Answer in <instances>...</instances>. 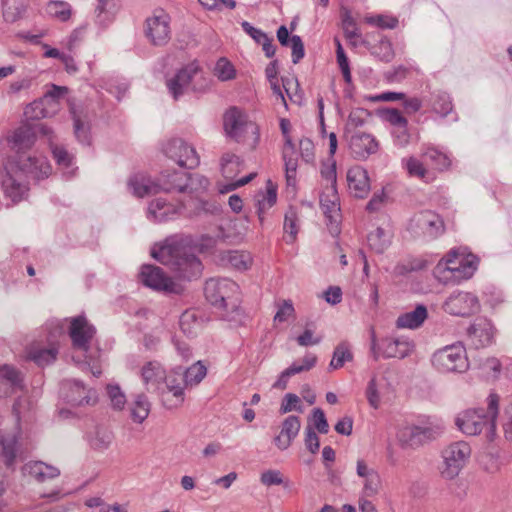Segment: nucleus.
<instances>
[{
  "mask_svg": "<svg viewBox=\"0 0 512 512\" xmlns=\"http://www.w3.org/2000/svg\"><path fill=\"white\" fill-rule=\"evenodd\" d=\"M213 237H203L199 247L192 245L189 237L171 238L158 249L152 250V256L160 263L171 267L179 277L187 280L199 277L203 266L196 256V251H206L214 247Z\"/></svg>",
  "mask_w": 512,
  "mask_h": 512,
  "instance_id": "f257e3e1",
  "label": "nucleus"
},
{
  "mask_svg": "<svg viewBox=\"0 0 512 512\" xmlns=\"http://www.w3.org/2000/svg\"><path fill=\"white\" fill-rule=\"evenodd\" d=\"M204 293L207 301L220 311L223 319L239 321V286L230 279H210L206 282Z\"/></svg>",
  "mask_w": 512,
  "mask_h": 512,
  "instance_id": "f03ea898",
  "label": "nucleus"
},
{
  "mask_svg": "<svg viewBox=\"0 0 512 512\" xmlns=\"http://www.w3.org/2000/svg\"><path fill=\"white\" fill-rule=\"evenodd\" d=\"M500 397L496 393H490L487 397V411L483 409H469L459 414L455 423L459 430L466 435L475 436L489 427L491 433L495 431L496 419L499 414Z\"/></svg>",
  "mask_w": 512,
  "mask_h": 512,
  "instance_id": "7ed1b4c3",
  "label": "nucleus"
},
{
  "mask_svg": "<svg viewBox=\"0 0 512 512\" xmlns=\"http://www.w3.org/2000/svg\"><path fill=\"white\" fill-rule=\"evenodd\" d=\"M223 129L226 137L237 142L245 143L255 149L260 140L257 124L248 119L247 114L240 108L232 106L223 115Z\"/></svg>",
  "mask_w": 512,
  "mask_h": 512,
  "instance_id": "20e7f679",
  "label": "nucleus"
},
{
  "mask_svg": "<svg viewBox=\"0 0 512 512\" xmlns=\"http://www.w3.org/2000/svg\"><path fill=\"white\" fill-rule=\"evenodd\" d=\"M431 365L439 373H464L469 368L465 347L457 342L436 350L431 356Z\"/></svg>",
  "mask_w": 512,
  "mask_h": 512,
  "instance_id": "39448f33",
  "label": "nucleus"
},
{
  "mask_svg": "<svg viewBox=\"0 0 512 512\" xmlns=\"http://www.w3.org/2000/svg\"><path fill=\"white\" fill-rule=\"evenodd\" d=\"M444 430V424L437 418H429L422 425H405L398 429L397 440L402 447L416 448L436 439Z\"/></svg>",
  "mask_w": 512,
  "mask_h": 512,
  "instance_id": "423d86ee",
  "label": "nucleus"
},
{
  "mask_svg": "<svg viewBox=\"0 0 512 512\" xmlns=\"http://www.w3.org/2000/svg\"><path fill=\"white\" fill-rule=\"evenodd\" d=\"M179 183L173 184L164 181L162 184L158 183L157 180L152 179L146 174H135L128 181V186L132 191L133 195L138 198L151 196L160 192H182L186 189V175L185 174H174L173 175Z\"/></svg>",
  "mask_w": 512,
  "mask_h": 512,
  "instance_id": "0eeeda50",
  "label": "nucleus"
},
{
  "mask_svg": "<svg viewBox=\"0 0 512 512\" xmlns=\"http://www.w3.org/2000/svg\"><path fill=\"white\" fill-rule=\"evenodd\" d=\"M471 456V448L465 441L449 444L442 450L443 464L441 475L445 479L456 478Z\"/></svg>",
  "mask_w": 512,
  "mask_h": 512,
  "instance_id": "6e6552de",
  "label": "nucleus"
},
{
  "mask_svg": "<svg viewBox=\"0 0 512 512\" xmlns=\"http://www.w3.org/2000/svg\"><path fill=\"white\" fill-rule=\"evenodd\" d=\"M9 169L25 178L43 179L50 175L51 166L42 155H31L25 152L18 153L11 162Z\"/></svg>",
  "mask_w": 512,
  "mask_h": 512,
  "instance_id": "1a4fd4ad",
  "label": "nucleus"
},
{
  "mask_svg": "<svg viewBox=\"0 0 512 512\" xmlns=\"http://www.w3.org/2000/svg\"><path fill=\"white\" fill-rule=\"evenodd\" d=\"M165 388L160 391L161 401L168 409L180 407L185 400L184 390L187 387L183 378V369L177 367L164 376Z\"/></svg>",
  "mask_w": 512,
  "mask_h": 512,
  "instance_id": "9d476101",
  "label": "nucleus"
},
{
  "mask_svg": "<svg viewBox=\"0 0 512 512\" xmlns=\"http://www.w3.org/2000/svg\"><path fill=\"white\" fill-rule=\"evenodd\" d=\"M140 281L155 291L180 294L182 286L167 276L164 271L154 265H143L139 274Z\"/></svg>",
  "mask_w": 512,
  "mask_h": 512,
  "instance_id": "9b49d317",
  "label": "nucleus"
},
{
  "mask_svg": "<svg viewBox=\"0 0 512 512\" xmlns=\"http://www.w3.org/2000/svg\"><path fill=\"white\" fill-rule=\"evenodd\" d=\"M144 34L153 46H165L171 39L170 17L164 11H156L145 20Z\"/></svg>",
  "mask_w": 512,
  "mask_h": 512,
  "instance_id": "f8f14e48",
  "label": "nucleus"
},
{
  "mask_svg": "<svg viewBox=\"0 0 512 512\" xmlns=\"http://www.w3.org/2000/svg\"><path fill=\"white\" fill-rule=\"evenodd\" d=\"M443 310L453 316L466 317L480 310L479 299L476 295L456 291L450 294L442 305Z\"/></svg>",
  "mask_w": 512,
  "mask_h": 512,
  "instance_id": "ddd939ff",
  "label": "nucleus"
},
{
  "mask_svg": "<svg viewBox=\"0 0 512 512\" xmlns=\"http://www.w3.org/2000/svg\"><path fill=\"white\" fill-rule=\"evenodd\" d=\"M478 258L473 254L463 255L451 251L445 258L444 271L451 273V277L460 281L469 279L477 269Z\"/></svg>",
  "mask_w": 512,
  "mask_h": 512,
  "instance_id": "4468645a",
  "label": "nucleus"
},
{
  "mask_svg": "<svg viewBox=\"0 0 512 512\" xmlns=\"http://www.w3.org/2000/svg\"><path fill=\"white\" fill-rule=\"evenodd\" d=\"M164 152L180 167L193 169L200 163V158L195 148L181 138H175L167 142Z\"/></svg>",
  "mask_w": 512,
  "mask_h": 512,
  "instance_id": "2eb2a0df",
  "label": "nucleus"
},
{
  "mask_svg": "<svg viewBox=\"0 0 512 512\" xmlns=\"http://www.w3.org/2000/svg\"><path fill=\"white\" fill-rule=\"evenodd\" d=\"M64 328L60 322L55 324V327L50 331L48 341L49 346L43 347L38 343H33L27 350V358L35 362L38 366H46L53 363L56 360L58 354V348L54 340L63 335Z\"/></svg>",
  "mask_w": 512,
  "mask_h": 512,
  "instance_id": "dca6fc26",
  "label": "nucleus"
},
{
  "mask_svg": "<svg viewBox=\"0 0 512 512\" xmlns=\"http://www.w3.org/2000/svg\"><path fill=\"white\" fill-rule=\"evenodd\" d=\"M38 134L47 137L48 141H51L53 131L48 126L41 123H26L14 131L10 142L18 151L27 149L35 143Z\"/></svg>",
  "mask_w": 512,
  "mask_h": 512,
  "instance_id": "f3484780",
  "label": "nucleus"
},
{
  "mask_svg": "<svg viewBox=\"0 0 512 512\" xmlns=\"http://www.w3.org/2000/svg\"><path fill=\"white\" fill-rule=\"evenodd\" d=\"M67 403L74 407L93 406L98 401L97 392L94 389L86 388L82 382L77 380L66 381L62 386Z\"/></svg>",
  "mask_w": 512,
  "mask_h": 512,
  "instance_id": "a211bd4d",
  "label": "nucleus"
},
{
  "mask_svg": "<svg viewBox=\"0 0 512 512\" xmlns=\"http://www.w3.org/2000/svg\"><path fill=\"white\" fill-rule=\"evenodd\" d=\"M95 332L94 326L84 316L71 318L69 336L74 349L88 353Z\"/></svg>",
  "mask_w": 512,
  "mask_h": 512,
  "instance_id": "6ab92c4d",
  "label": "nucleus"
},
{
  "mask_svg": "<svg viewBox=\"0 0 512 512\" xmlns=\"http://www.w3.org/2000/svg\"><path fill=\"white\" fill-rule=\"evenodd\" d=\"M467 335L476 348H484L494 342L496 328L488 318L478 317L468 327Z\"/></svg>",
  "mask_w": 512,
  "mask_h": 512,
  "instance_id": "aec40b11",
  "label": "nucleus"
},
{
  "mask_svg": "<svg viewBox=\"0 0 512 512\" xmlns=\"http://www.w3.org/2000/svg\"><path fill=\"white\" fill-rule=\"evenodd\" d=\"M320 207L323 214L326 217V225L333 236H337L340 233V204L336 190L323 193L320 197Z\"/></svg>",
  "mask_w": 512,
  "mask_h": 512,
  "instance_id": "412c9836",
  "label": "nucleus"
},
{
  "mask_svg": "<svg viewBox=\"0 0 512 512\" xmlns=\"http://www.w3.org/2000/svg\"><path fill=\"white\" fill-rule=\"evenodd\" d=\"M349 150L355 159L366 160L378 152L379 142L371 134L355 132L349 138Z\"/></svg>",
  "mask_w": 512,
  "mask_h": 512,
  "instance_id": "4be33fe9",
  "label": "nucleus"
},
{
  "mask_svg": "<svg viewBox=\"0 0 512 512\" xmlns=\"http://www.w3.org/2000/svg\"><path fill=\"white\" fill-rule=\"evenodd\" d=\"M411 226L419 229L425 237L430 239L440 236L444 231L442 219L429 210L416 214L411 220Z\"/></svg>",
  "mask_w": 512,
  "mask_h": 512,
  "instance_id": "5701e85b",
  "label": "nucleus"
},
{
  "mask_svg": "<svg viewBox=\"0 0 512 512\" xmlns=\"http://www.w3.org/2000/svg\"><path fill=\"white\" fill-rule=\"evenodd\" d=\"M2 187L5 195L14 203L24 200L29 191L27 178L9 168L2 178Z\"/></svg>",
  "mask_w": 512,
  "mask_h": 512,
  "instance_id": "b1692460",
  "label": "nucleus"
},
{
  "mask_svg": "<svg viewBox=\"0 0 512 512\" xmlns=\"http://www.w3.org/2000/svg\"><path fill=\"white\" fill-rule=\"evenodd\" d=\"M347 184L349 193L355 197L363 199L370 192V178L366 169L359 165H355L348 169Z\"/></svg>",
  "mask_w": 512,
  "mask_h": 512,
  "instance_id": "393cba45",
  "label": "nucleus"
},
{
  "mask_svg": "<svg viewBox=\"0 0 512 512\" xmlns=\"http://www.w3.org/2000/svg\"><path fill=\"white\" fill-rule=\"evenodd\" d=\"M20 428L15 427L12 432L5 433L0 439V458L7 467L14 465L17 453L21 447Z\"/></svg>",
  "mask_w": 512,
  "mask_h": 512,
  "instance_id": "a878e982",
  "label": "nucleus"
},
{
  "mask_svg": "<svg viewBox=\"0 0 512 512\" xmlns=\"http://www.w3.org/2000/svg\"><path fill=\"white\" fill-rule=\"evenodd\" d=\"M60 469L42 461H30L23 465L22 474L29 476L39 483L53 480L60 476Z\"/></svg>",
  "mask_w": 512,
  "mask_h": 512,
  "instance_id": "bb28decb",
  "label": "nucleus"
},
{
  "mask_svg": "<svg viewBox=\"0 0 512 512\" xmlns=\"http://www.w3.org/2000/svg\"><path fill=\"white\" fill-rule=\"evenodd\" d=\"M414 343L405 338H386L381 343V355L385 358H405L414 350Z\"/></svg>",
  "mask_w": 512,
  "mask_h": 512,
  "instance_id": "cd10ccee",
  "label": "nucleus"
},
{
  "mask_svg": "<svg viewBox=\"0 0 512 512\" xmlns=\"http://www.w3.org/2000/svg\"><path fill=\"white\" fill-rule=\"evenodd\" d=\"M196 72L197 67L189 65L179 70L174 77L167 81V88L175 100L185 93Z\"/></svg>",
  "mask_w": 512,
  "mask_h": 512,
  "instance_id": "c85d7f7f",
  "label": "nucleus"
},
{
  "mask_svg": "<svg viewBox=\"0 0 512 512\" xmlns=\"http://www.w3.org/2000/svg\"><path fill=\"white\" fill-rule=\"evenodd\" d=\"M301 428L299 417L288 416L282 423L281 432L274 438L275 445L280 450H286L297 437Z\"/></svg>",
  "mask_w": 512,
  "mask_h": 512,
  "instance_id": "c756f323",
  "label": "nucleus"
},
{
  "mask_svg": "<svg viewBox=\"0 0 512 512\" xmlns=\"http://www.w3.org/2000/svg\"><path fill=\"white\" fill-rule=\"evenodd\" d=\"M21 374L14 367L4 365L0 367V397H7L21 388Z\"/></svg>",
  "mask_w": 512,
  "mask_h": 512,
  "instance_id": "7c9ffc66",
  "label": "nucleus"
},
{
  "mask_svg": "<svg viewBox=\"0 0 512 512\" xmlns=\"http://www.w3.org/2000/svg\"><path fill=\"white\" fill-rule=\"evenodd\" d=\"M164 376L165 370L158 361H148L140 369V377L147 391H150L152 388L158 389Z\"/></svg>",
  "mask_w": 512,
  "mask_h": 512,
  "instance_id": "2f4dec72",
  "label": "nucleus"
},
{
  "mask_svg": "<svg viewBox=\"0 0 512 512\" xmlns=\"http://www.w3.org/2000/svg\"><path fill=\"white\" fill-rule=\"evenodd\" d=\"M277 39L282 46L291 48L294 64H297L304 57V44L301 37L298 35L290 36L286 26L282 25L278 28Z\"/></svg>",
  "mask_w": 512,
  "mask_h": 512,
  "instance_id": "473e14b6",
  "label": "nucleus"
},
{
  "mask_svg": "<svg viewBox=\"0 0 512 512\" xmlns=\"http://www.w3.org/2000/svg\"><path fill=\"white\" fill-rule=\"evenodd\" d=\"M427 308L420 304L413 311L401 314L396 320L398 328L417 329L427 319Z\"/></svg>",
  "mask_w": 512,
  "mask_h": 512,
  "instance_id": "72a5a7b5",
  "label": "nucleus"
},
{
  "mask_svg": "<svg viewBox=\"0 0 512 512\" xmlns=\"http://www.w3.org/2000/svg\"><path fill=\"white\" fill-rule=\"evenodd\" d=\"M220 261L240 271L247 270L252 264L250 254L244 251H223L220 253Z\"/></svg>",
  "mask_w": 512,
  "mask_h": 512,
  "instance_id": "f704fd0d",
  "label": "nucleus"
},
{
  "mask_svg": "<svg viewBox=\"0 0 512 512\" xmlns=\"http://www.w3.org/2000/svg\"><path fill=\"white\" fill-rule=\"evenodd\" d=\"M113 433L105 427H96L88 435L89 446L98 452L107 450L113 441Z\"/></svg>",
  "mask_w": 512,
  "mask_h": 512,
  "instance_id": "c9c22d12",
  "label": "nucleus"
},
{
  "mask_svg": "<svg viewBox=\"0 0 512 512\" xmlns=\"http://www.w3.org/2000/svg\"><path fill=\"white\" fill-rule=\"evenodd\" d=\"M151 404L143 393L137 394L129 406L130 417L135 423H142L149 415Z\"/></svg>",
  "mask_w": 512,
  "mask_h": 512,
  "instance_id": "e433bc0d",
  "label": "nucleus"
},
{
  "mask_svg": "<svg viewBox=\"0 0 512 512\" xmlns=\"http://www.w3.org/2000/svg\"><path fill=\"white\" fill-rule=\"evenodd\" d=\"M70 112L74 122V133L79 142L89 144V124L86 114L83 111H78L74 106H71Z\"/></svg>",
  "mask_w": 512,
  "mask_h": 512,
  "instance_id": "4c0bfd02",
  "label": "nucleus"
},
{
  "mask_svg": "<svg viewBox=\"0 0 512 512\" xmlns=\"http://www.w3.org/2000/svg\"><path fill=\"white\" fill-rule=\"evenodd\" d=\"M176 211L174 207L166 203L163 199H156L149 204L148 216L154 221L162 222L170 218V214H174Z\"/></svg>",
  "mask_w": 512,
  "mask_h": 512,
  "instance_id": "58836bf2",
  "label": "nucleus"
},
{
  "mask_svg": "<svg viewBox=\"0 0 512 512\" xmlns=\"http://www.w3.org/2000/svg\"><path fill=\"white\" fill-rule=\"evenodd\" d=\"M282 156L285 164L287 182L290 184L295 180L298 166L292 141L287 140V145L283 146Z\"/></svg>",
  "mask_w": 512,
  "mask_h": 512,
  "instance_id": "ea45409f",
  "label": "nucleus"
},
{
  "mask_svg": "<svg viewBox=\"0 0 512 512\" xmlns=\"http://www.w3.org/2000/svg\"><path fill=\"white\" fill-rule=\"evenodd\" d=\"M277 200V192L276 187L273 185V183L269 180L267 182V189L265 193H260L257 195V212L259 215V219L262 222L263 216L262 214L270 209Z\"/></svg>",
  "mask_w": 512,
  "mask_h": 512,
  "instance_id": "a19ab883",
  "label": "nucleus"
},
{
  "mask_svg": "<svg viewBox=\"0 0 512 512\" xmlns=\"http://www.w3.org/2000/svg\"><path fill=\"white\" fill-rule=\"evenodd\" d=\"M174 174H185L186 175L187 187H186V189L183 192H185L187 190H192L193 189L192 186H193L194 181H197L199 183V185L201 186V188H203V189H206L209 186L208 179L203 177V176L195 175L193 177H188L187 173H185V172H176V171H174L172 173H169V172L162 173L160 175V177L157 179V182L162 184L164 181H167L169 183L177 184V183H179V181L173 176Z\"/></svg>",
  "mask_w": 512,
  "mask_h": 512,
  "instance_id": "79ce46f5",
  "label": "nucleus"
},
{
  "mask_svg": "<svg viewBox=\"0 0 512 512\" xmlns=\"http://www.w3.org/2000/svg\"><path fill=\"white\" fill-rule=\"evenodd\" d=\"M352 359H353V354L350 351L348 344L340 343L339 345L336 346V348L333 352V357L329 363L328 369L330 371L339 369V368L343 367V365L346 362L352 361Z\"/></svg>",
  "mask_w": 512,
  "mask_h": 512,
  "instance_id": "37998d69",
  "label": "nucleus"
},
{
  "mask_svg": "<svg viewBox=\"0 0 512 512\" xmlns=\"http://www.w3.org/2000/svg\"><path fill=\"white\" fill-rule=\"evenodd\" d=\"M390 242V235L383 228H377L368 235V244L377 253H383Z\"/></svg>",
  "mask_w": 512,
  "mask_h": 512,
  "instance_id": "c03bdc74",
  "label": "nucleus"
},
{
  "mask_svg": "<svg viewBox=\"0 0 512 512\" xmlns=\"http://www.w3.org/2000/svg\"><path fill=\"white\" fill-rule=\"evenodd\" d=\"M432 108L433 111L440 116H447L453 109V104L449 94L443 91L433 93Z\"/></svg>",
  "mask_w": 512,
  "mask_h": 512,
  "instance_id": "a18cd8bd",
  "label": "nucleus"
},
{
  "mask_svg": "<svg viewBox=\"0 0 512 512\" xmlns=\"http://www.w3.org/2000/svg\"><path fill=\"white\" fill-rule=\"evenodd\" d=\"M207 369L200 361L196 362L186 370H183V378L187 387L198 385L206 376Z\"/></svg>",
  "mask_w": 512,
  "mask_h": 512,
  "instance_id": "49530a36",
  "label": "nucleus"
},
{
  "mask_svg": "<svg viewBox=\"0 0 512 512\" xmlns=\"http://www.w3.org/2000/svg\"><path fill=\"white\" fill-rule=\"evenodd\" d=\"M3 15L6 21H16L25 11L24 0H2Z\"/></svg>",
  "mask_w": 512,
  "mask_h": 512,
  "instance_id": "de8ad7c7",
  "label": "nucleus"
},
{
  "mask_svg": "<svg viewBox=\"0 0 512 512\" xmlns=\"http://www.w3.org/2000/svg\"><path fill=\"white\" fill-rule=\"evenodd\" d=\"M242 165L240 158L232 153H225L221 158V170L225 178L234 177Z\"/></svg>",
  "mask_w": 512,
  "mask_h": 512,
  "instance_id": "09e8293b",
  "label": "nucleus"
},
{
  "mask_svg": "<svg viewBox=\"0 0 512 512\" xmlns=\"http://www.w3.org/2000/svg\"><path fill=\"white\" fill-rule=\"evenodd\" d=\"M284 240L288 244H292L297 237L298 234V218L296 212L293 209H290L285 214L284 219Z\"/></svg>",
  "mask_w": 512,
  "mask_h": 512,
  "instance_id": "8fccbe9b",
  "label": "nucleus"
},
{
  "mask_svg": "<svg viewBox=\"0 0 512 512\" xmlns=\"http://www.w3.org/2000/svg\"><path fill=\"white\" fill-rule=\"evenodd\" d=\"M48 103L41 98L40 100L34 101L25 108V115L32 119H41L50 117L54 114V111L47 109Z\"/></svg>",
  "mask_w": 512,
  "mask_h": 512,
  "instance_id": "3c124183",
  "label": "nucleus"
},
{
  "mask_svg": "<svg viewBox=\"0 0 512 512\" xmlns=\"http://www.w3.org/2000/svg\"><path fill=\"white\" fill-rule=\"evenodd\" d=\"M46 12L60 21H66L71 16V7L63 1H51L47 4Z\"/></svg>",
  "mask_w": 512,
  "mask_h": 512,
  "instance_id": "603ef678",
  "label": "nucleus"
},
{
  "mask_svg": "<svg viewBox=\"0 0 512 512\" xmlns=\"http://www.w3.org/2000/svg\"><path fill=\"white\" fill-rule=\"evenodd\" d=\"M214 74L220 81H229L235 78L234 65L226 58H220L215 65Z\"/></svg>",
  "mask_w": 512,
  "mask_h": 512,
  "instance_id": "864d4df0",
  "label": "nucleus"
},
{
  "mask_svg": "<svg viewBox=\"0 0 512 512\" xmlns=\"http://www.w3.org/2000/svg\"><path fill=\"white\" fill-rule=\"evenodd\" d=\"M424 156L438 170H445L449 168L451 164V160L448 155L435 148L427 149Z\"/></svg>",
  "mask_w": 512,
  "mask_h": 512,
  "instance_id": "5fc2aeb1",
  "label": "nucleus"
},
{
  "mask_svg": "<svg viewBox=\"0 0 512 512\" xmlns=\"http://www.w3.org/2000/svg\"><path fill=\"white\" fill-rule=\"evenodd\" d=\"M110 405L115 410H122L126 404V395L119 385L109 384L106 387Z\"/></svg>",
  "mask_w": 512,
  "mask_h": 512,
  "instance_id": "6e6d98bb",
  "label": "nucleus"
},
{
  "mask_svg": "<svg viewBox=\"0 0 512 512\" xmlns=\"http://www.w3.org/2000/svg\"><path fill=\"white\" fill-rule=\"evenodd\" d=\"M364 21L367 24H370L372 26L382 28V29H394L398 25L397 18H395L393 16L382 15V14L366 16L364 18Z\"/></svg>",
  "mask_w": 512,
  "mask_h": 512,
  "instance_id": "4d7b16f0",
  "label": "nucleus"
},
{
  "mask_svg": "<svg viewBox=\"0 0 512 512\" xmlns=\"http://www.w3.org/2000/svg\"><path fill=\"white\" fill-rule=\"evenodd\" d=\"M321 176L327 181L330 191L336 190V161L333 157H330L327 162H324L320 170Z\"/></svg>",
  "mask_w": 512,
  "mask_h": 512,
  "instance_id": "13d9d810",
  "label": "nucleus"
},
{
  "mask_svg": "<svg viewBox=\"0 0 512 512\" xmlns=\"http://www.w3.org/2000/svg\"><path fill=\"white\" fill-rule=\"evenodd\" d=\"M402 165L405 167L410 176L423 179L427 174V170L425 169L423 163L415 157L402 159Z\"/></svg>",
  "mask_w": 512,
  "mask_h": 512,
  "instance_id": "bf43d9fd",
  "label": "nucleus"
},
{
  "mask_svg": "<svg viewBox=\"0 0 512 512\" xmlns=\"http://www.w3.org/2000/svg\"><path fill=\"white\" fill-rule=\"evenodd\" d=\"M382 487V481L379 474L376 476L367 479V481L362 482V489L360 492V496L362 497H375L379 494Z\"/></svg>",
  "mask_w": 512,
  "mask_h": 512,
  "instance_id": "052dcab7",
  "label": "nucleus"
},
{
  "mask_svg": "<svg viewBox=\"0 0 512 512\" xmlns=\"http://www.w3.org/2000/svg\"><path fill=\"white\" fill-rule=\"evenodd\" d=\"M342 27L347 39L352 40L360 37L357 24L348 10L342 15Z\"/></svg>",
  "mask_w": 512,
  "mask_h": 512,
  "instance_id": "680f3d73",
  "label": "nucleus"
},
{
  "mask_svg": "<svg viewBox=\"0 0 512 512\" xmlns=\"http://www.w3.org/2000/svg\"><path fill=\"white\" fill-rule=\"evenodd\" d=\"M68 91V88L65 86L51 85L50 90H48L43 98L48 103V105L55 112L58 107V99L64 96Z\"/></svg>",
  "mask_w": 512,
  "mask_h": 512,
  "instance_id": "e2e57ef3",
  "label": "nucleus"
},
{
  "mask_svg": "<svg viewBox=\"0 0 512 512\" xmlns=\"http://www.w3.org/2000/svg\"><path fill=\"white\" fill-rule=\"evenodd\" d=\"M260 481L265 486L272 485H288V481H285L283 474L279 470H267L261 474Z\"/></svg>",
  "mask_w": 512,
  "mask_h": 512,
  "instance_id": "0e129e2a",
  "label": "nucleus"
},
{
  "mask_svg": "<svg viewBox=\"0 0 512 512\" xmlns=\"http://www.w3.org/2000/svg\"><path fill=\"white\" fill-rule=\"evenodd\" d=\"M209 11L233 10L236 7L235 0H198Z\"/></svg>",
  "mask_w": 512,
  "mask_h": 512,
  "instance_id": "69168bd1",
  "label": "nucleus"
},
{
  "mask_svg": "<svg viewBox=\"0 0 512 512\" xmlns=\"http://www.w3.org/2000/svg\"><path fill=\"white\" fill-rule=\"evenodd\" d=\"M115 7L116 4L114 0H99V4L97 6L98 21L101 23L105 21H110L112 19V14L115 10Z\"/></svg>",
  "mask_w": 512,
  "mask_h": 512,
  "instance_id": "338daca9",
  "label": "nucleus"
},
{
  "mask_svg": "<svg viewBox=\"0 0 512 512\" xmlns=\"http://www.w3.org/2000/svg\"><path fill=\"white\" fill-rule=\"evenodd\" d=\"M200 324L195 319V314L191 312H185L180 317V327L182 331L187 335H193L197 332Z\"/></svg>",
  "mask_w": 512,
  "mask_h": 512,
  "instance_id": "774afa93",
  "label": "nucleus"
}]
</instances>
